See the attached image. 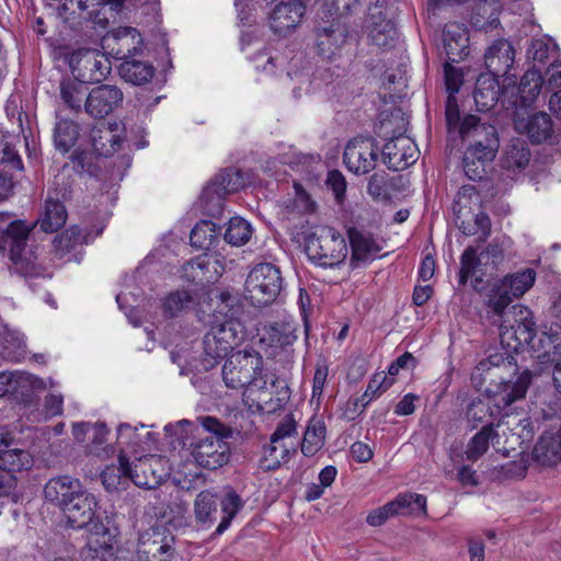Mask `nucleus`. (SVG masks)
Instances as JSON below:
<instances>
[{
	"mask_svg": "<svg viewBox=\"0 0 561 561\" xmlns=\"http://www.w3.org/2000/svg\"><path fill=\"white\" fill-rule=\"evenodd\" d=\"M202 433L193 435L195 425L181 420L176 424H168L164 427L167 435L175 437L183 448L191 450L196 463L208 470H216L228 463L230 458V445L226 442L231 438L233 431L215 416H201Z\"/></svg>",
	"mask_w": 561,
	"mask_h": 561,
	"instance_id": "1",
	"label": "nucleus"
},
{
	"mask_svg": "<svg viewBox=\"0 0 561 561\" xmlns=\"http://www.w3.org/2000/svg\"><path fill=\"white\" fill-rule=\"evenodd\" d=\"M513 353V350L502 346V351L490 354L477 366L478 370L485 373L492 368L495 369L494 376L499 378V381L491 383L485 391L499 409H506L514 402L524 399L535 376L528 368L519 370Z\"/></svg>",
	"mask_w": 561,
	"mask_h": 561,
	"instance_id": "2",
	"label": "nucleus"
},
{
	"mask_svg": "<svg viewBox=\"0 0 561 561\" xmlns=\"http://www.w3.org/2000/svg\"><path fill=\"white\" fill-rule=\"evenodd\" d=\"M35 224L15 219L5 228L0 227V256H8L11 275L22 277L32 288V282L46 277V268L37 261L36 250L28 247L30 234Z\"/></svg>",
	"mask_w": 561,
	"mask_h": 561,
	"instance_id": "3",
	"label": "nucleus"
},
{
	"mask_svg": "<svg viewBox=\"0 0 561 561\" xmlns=\"http://www.w3.org/2000/svg\"><path fill=\"white\" fill-rule=\"evenodd\" d=\"M445 122L449 136L459 137L467 144L466 149L495 159L500 148V135L494 124L474 114L461 115L460 108L449 105Z\"/></svg>",
	"mask_w": 561,
	"mask_h": 561,
	"instance_id": "4",
	"label": "nucleus"
},
{
	"mask_svg": "<svg viewBox=\"0 0 561 561\" xmlns=\"http://www.w3.org/2000/svg\"><path fill=\"white\" fill-rule=\"evenodd\" d=\"M222 379L230 389L253 387L259 390L267 388V375L263 377V357L253 350L238 351L227 357L222 366Z\"/></svg>",
	"mask_w": 561,
	"mask_h": 561,
	"instance_id": "5",
	"label": "nucleus"
},
{
	"mask_svg": "<svg viewBox=\"0 0 561 561\" xmlns=\"http://www.w3.org/2000/svg\"><path fill=\"white\" fill-rule=\"evenodd\" d=\"M244 337V327L240 321H224L211 325L203 339L202 368L210 370L216 367Z\"/></svg>",
	"mask_w": 561,
	"mask_h": 561,
	"instance_id": "6",
	"label": "nucleus"
},
{
	"mask_svg": "<svg viewBox=\"0 0 561 561\" xmlns=\"http://www.w3.org/2000/svg\"><path fill=\"white\" fill-rule=\"evenodd\" d=\"M305 252L318 266L333 268L343 263L347 256L344 237L333 227H317L305 239Z\"/></svg>",
	"mask_w": 561,
	"mask_h": 561,
	"instance_id": "7",
	"label": "nucleus"
},
{
	"mask_svg": "<svg viewBox=\"0 0 561 561\" xmlns=\"http://www.w3.org/2000/svg\"><path fill=\"white\" fill-rule=\"evenodd\" d=\"M391 117L400 118L401 125L391 130V136L388 137L389 130H386L381 136L387 139V142L381 148V160L389 170L401 171L417 160V150L412 139L404 136L407 130L408 121L403 118V113L397 110L391 113ZM392 124V119H385L381 122V129H388Z\"/></svg>",
	"mask_w": 561,
	"mask_h": 561,
	"instance_id": "8",
	"label": "nucleus"
},
{
	"mask_svg": "<svg viewBox=\"0 0 561 561\" xmlns=\"http://www.w3.org/2000/svg\"><path fill=\"white\" fill-rule=\"evenodd\" d=\"M221 508V520L214 535H222L230 526L231 520L241 511L244 503L241 496L230 489L222 497L209 490L199 492L194 502V514L197 523L213 524L216 520L217 506Z\"/></svg>",
	"mask_w": 561,
	"mask_h": 561,
	"instance_id": "9",
	"label": "nucleus"
},
{
	"mask_svg": "<svg viewBox=\"0 0 561 561\" xmlns=\"http://www.w3.org/2000/svg\"><path fill=\"white\" fill-rule=\"evenodd\" d=\"M245 298L256 308L275 302L284 288L280 268L268 262L252 267L245 279Z\"/></svg>",
	"mask_w": 561,
	"mask_h": 561,
	"instance_id": "10",
	"label": "nucleus"
},
{
	"mask_svg": "<svg viewBox=\"0 0 561 561\" xmlns=\"http://www.w3.org/2000/svg\"><path fill=\"white\" fill-rule=\"evenodd\" d=\"M313 32L319 55L328 59L357 35L354 21L334 15L331 10L316 23Z\"/></svg>",
	"mask_w": 561,
	"mask_h": 561,
	"instance_id": "11",
	"label": "nucleus"
},
{
	"mask_svg": "<svg viewBox=\"0 0 561 561\" xmlns=\"http://www.w3.org/2000/svg\"><path fill=\"white\" fill-rule=\"evenodd\" d=\"M504 257L505 250L497 240H493L479 253L476 247H467L460 256V268L458 273L459 286H466L469 278L476 274L479 267H482L485 272H490V275H492L497 271Z\"/></svg>",
	"mask_w": 561,
	"mask_h": 561,
	"instance_id": "12",
	"label": "nucleus"
},
{
	"mask_svg": "<svg viewBox=\"0 0 561 561\" xmlns=\"http://www.w3.org/2000/svg\"><path fill=\"white\" fill-rule=\"evenodd\" d=\"M513 313L511 322L501 323L499 329L501 345L517 353L530 347L537 335V324L533 311L527 307H516Z\"/></svg>",
	"mask_w": 561,
	"mask_h": 561,
	"instance_id": "13",
	"label": "nucleus"
},
{
	"mask_svg": "<svg viewBox=\"0 0 561 561\" xmlns=\"http://www.w3.org/2000/svg\"><path fill=\"white\" fill-rule=\"evenodd\" d=\"M68 65L72 77L85 85L105 80L112 69L111 61L105 55L90 48L73 50Z\"/></svg>",
	"mask_w": 561,
	"mask_h": 561,
	"instance_id": "14",
	"label": "nucleus"
},
{
	"mask_svg": "<svg viewBox=\"0 0 561 561\" xmlns=\"http://www.w3.org/2000/svg\"><path fill=\"white\" fill-rule=\"evenodd\" d=\"M243 176L236 168H227L214 176L201 194V203L205 211L215 216L220 214L226 195L243 187Z\"/></svg>",
	"mask_w": 561,
	"mask_h": 561,
	"instance_id": "15",
	"label": "nucleus"
},
{
	"mask_svg": "<svg viewBox=\"0 0 561 561\" xmlns=\"http://www.w3.org/2000/svg\"><path fill=\"white\" fill-rule=\"evenodd\" d=\"M175 538L167 528H152L140 535L134 561H173Z\"/></svg>",
	"mask_w": 561,
	"mask_h": 561,
	"instance_id": "16",
	"label": "nucleus"
},
{
	"mask_svg": "<svg viewBox=\"0 0 561 561\" xmlns=\"http://www.w3.org/2000/svg\"><path fill=\"white\" fill-rule=\"evenodd\" d=\"M380 148L373 137H355L344 149L343 162L354 174H367L376 168Z\"/></svg>",
	"mask_w": 561,
	"mask_h": 561,
	"instance_id": "17",
	"label": "nucleus"
},
{
	"mask_svg": "<svg viewBox=\"0 0 561 561\" xmlns=\"http://www.w3.org/2000/svg\"><path fill=\"white\" fill-rule=\"evenodd\" d=\"M107 54L121 61L136 58L142 53L144 38L139 31L131 26H119L105 38Z\"/></svg>",
	"mask_w": 561,
	"mask_h": 561,
	"instance_id": "18",
	"label": "nucleus"
},
{
	"mask_svg": "<svg viewBox=\"0 0 561 561\" xmlns=\"http://www.w3.org/2000/svg\"><path fill=\"white\" fill-rule=\"evenodd\" d=\"M123 91L112 84L94 87L85 96L83 108L88 115L95 119H102L122 105Z\"/></svg>",
	"mask_w": 561,
	"mask_h": 561,
	"instance_id": "19",
	"label": "nucleus"
},
{
	"mask_svg": "<svg viewBox=\"0 0 561 561\" xmlns=\"http://www.w3.org/2000/svg\"><path fill=\"white\" fill-rule=\"evenodd\" d=\"M138 435L137 427L131 426L128 423H121L117 426V445L121 447L118 456V471L122 476L129 478L136 485L152 488L149 481L142 479L139 474V470L146 472V461H139L138 463H131L127 456L123 453V446H129L137 444Z\"/></svg>",
	"mask_w": 561,
	"mask_h": 561,
	"instance_id": "20",
	"label": "nucleus"
},
{
	"mask_svg": "<svg viewBox=\"0 0 561 561\" xmlns=\"http://www.w3.org/2000/svg\"><path fill=\"white\" fill-rule=\"evenodd\" d=\"M514 127L519 134L527 136L534 145L553 144L557 138L553 122L550 115L545 112H537L527 117L516 114Z\"/></svg>",
	"mask_w": 561,
	"mask_h": 561,
	"instance_id": "21",
	"label": "nucleus"
},
{
	"mask_svg": "<svg viewBox=\"0 0 561 561\" xmlns=\"http://www.w3.org/2000/svg\"><path fill=\"white\" fill-rule=\"evenodd\" d=\"M540 364H556L561 359V325L551 323L537 330V335L529 347Z\"/></svg>",
	"mask_w": 561,
	"mask_h": 561,
	"instance_id": "22",
	"label": "nucleus"
},
{
	"mask_svg": "<svg viewBox=\"0 0 561 561\" xmlns=\"http://www.w3.org/2000/svg\"><path fill=\"white\" fill-rule=\"evenodd\" d=\"M98 506L96 499L83 488L78 492L65 507L61 513L67 525L72 529H81L87 527L92 518L95 517V508Z\"/></svg>",
	"mask_w": 561,
	"mask_h": 561,
	"instance_id": "23",
	"label": "nucleus"
},
{
	"mask_svg": "<svg viewBox=\"0 0 561 561\" xmlns=\"http://www.w3.org/2000/svg\"><path fill=\"white\" fill-rule=\"evenodd\" d=\"M306 13V5L299 0L280 2L270 14V25L279 36H287L301 22Z\"/></svg>",
	"mask_w": 561,
	"mask_h": 561,
	"instance_id": "24",
	"label": "nucleus"
},
{
	"mask_svg": "<svg viewBox=\"0 0 561 561\" xmlns=\"http://www.w3.org/2000/svg\"><path fill=\"white\" fill-rule=\"evenodd\" d=\"M515 61V49L511 42L504 38L496 39L484 54V64L488 72L510 79V71Z\"/></svg>",
	"mask_w": 561,
	"mask_h": 561,
	"instance_id": "25",
	"label": "nucleus"
},
{
	"mask_svg": "<svg viewBox=\"0 0 561 561\" xmlns=\"http://www.w3.org/2000/svg\"><path fill=\"white\" fill-rule=\"evenodd\" d=\"M82 488L79 479L70 476H57L46 482L43 490L44 499L61 511L65 504H68V501Z\"/></svg>",
	"mask_w": 561,
	"mask_h": 561,
	"instance_id": "26",
	"label": "nucleus"
},
{
	"mask_svg": "<svg viewBox=\"0 0 561 561\" xmlns=\"http://www.w3.org/2000/svg\"><path fill=\"white\" fill-rule=\"evenodd\" d=\"M533 459L545 467L561 463V428L545 431L533 449Z\"/></svg>",
	"mask_w": 561,
	"mask_h": 561,
	"instance_id": "27",
	"label": "nucleus"
},
{
	"mask_svg": "<svg viewBox=\"0 0 561 561\" xmlns=\"http://www.w3.org/2000/svg\"><path fill=\"white\" fill-rule=\"evenodd\" d=\"M443 45L451 62H459L469 55L468 30L458 23L446 24L443 30Z\"/></svg>",
	"mask_w": 561,
	"mask_h": 561,
	"instance_id": "28",
	"label": "nucleus"
},
{
	"mask_svg": "<svg viewBox=\"0 0 561 561\" xmlns=\"http://www.w3.org/2000/svg\"><path fill=\"white\" fill-rule=\"evenodd\" d=\"M514 297H512L506 289H503L499 284H494L489 294L486 301L488 318L492 320V324L500 327L501 323L511 322L514 317L513 311L516 307L522 305L511 306Z\"/></svg>",
	"mask_w": 561,
	"mask_h": 561,
	"instance_id": "29",
	"label": "nucleus"
},
{
	"mask_svg": "<svg viewBox=\"0 0 561 561\" xmlns=\"http://www.w3.org/2000/svg\"><path fill=\"white\" fill-rule=\"evenodd\" d=\"M499 76L481 73L473 91L474 103L479 111L486 112L495 107L502 95Z\"/></svg>",
	"mask_w": 561,
	"mask_h": 561,
	"instance_id": "30",
	"label": "nucleus"
},
{
	"mask_svg": "<svg viewBox=\"0 0 561 561\" xmlns=\"http://www.w3.org/2000/svg\"><path fill=\"white\" fill-rule=\"evenodd\" d=\"M543 84L541 69L531 68L520 79L512 105L516 108H527L534 104Z\"/></svg>",
	"mask_w": 561,
	"mask_h": 561,
	"instance_id": "31",
	"label": "nucleus"
},
{
	"mask_svg": "<svg viewBox=\"0 0 561 561\" xmlns=\"http://www.w3.org/2000/svg\"><path fill=\"white\" fill-rule=\"evenodd\" d=\"M117 69L119 77L125 82L136 87L149 83L156 73V68L150 61L137 57L122 61Z\"/></svg>",
	"mask_w": 561,
	"mask_h": 561,
	"instance_id": "32",
	"label": "nucleus"
},
{
	"mask_svg": "<svg viewBox=\"0 0 561 561\" xmlns=\"http://www.w3.org/2000/svg\"><path fill=\"white\" fill-rule=\"evenodd\" d=\"M347 237L352 250L350 260V266L352 268H357L359 263L366 261L370 253L380 250L370 233H365L355 227L348 228Z\"/></svg>",
	"mask_w": 561,
	"mask_h": 561,
	"instance_id": "33",
	"label": "nucleus"
},
{
	"mask_svg": "<svg viewBox=\"0 0 561 561\" xmlns=\"http://www.w3.org/2000/svg\"><path fill=\"white\" fill-rule=\"evenodd\" d=\"M530 156L526 140L513 138L505 148L502 165L508 171L524 170L530 161Z\"/></svg>",
	"mask_w": 561,
	"mask_h": 561,
	"instance_id": "34",
	"label": "nucleus"
},
{
	"mask_svg": "<svg viewBox=\"0 0 561 561\" xmlns=\"http://www.w3.org/2000/svg\"><path fill=\"white\" fill-rule=\"evenodd\" d=\"M210 259L204 254L185 262L182 266V278L188 283L204 286L211 283Z\"/></svg>",
	"mask_w": 561,
	"mask_h": 561,
	"instance_id": "35",
	"label": "nucleus"
},
{
	"mask_svg": "<svg viewBox=\"0 0 561 561\" xmlns=\"http://www.w3.org/2000/svg\"><path fill=\"white\" fill-rule=\"evenodd\" d=\"M221 227L211 220L198 221L190 233V243L199 250H210L216 245Z\"/></svg>",
	"mask_w": 561,
	"mask_h": 561,
	"instance_id": "36",
	"label": "nucleus"
},
{
	"mask_svg": "<svg viewBox=\"0 0 561 561\" xmlns=\"http://www.w3.org/2000/svg\"><path fill=\"white\" fill-rule=\"evenodd\" d=\"M327 427L321 419L311 417L301 442V453L306 457L314 456L325 443Z\"/></svg>",
	"mask_w": 561,
	"mask_h": 561,
	"instance_id": "37",
	"label": "nucleus"
},
{
	"mask_svg": "<svg viewBox=\"0 0 561 561\" xmlns=\"http://www.w3.org/2000/svg\"><path fill=\"white\" fill-rule=\"evenodd\" d=\"M33 462L34 460L30 451L15 445L5 448L0 454V468L12 474L30 470L33 467Z\"/></svg>",
	"mask_w": 561,
	"mask_h": 561,
	"instance_id": "38",
	"label": "nucleus"
},
{
	"mask_svg": "<svg viewBox=\"0 0 561 561\" xmlns=\"http://www.w3.org/2000/svg\"><path fill=\"white\" fill-rule=\"evenodd\" d=\"M92 150L98 157H111L122 149L124 139L110 129H92L90 134Z\"/></svg>",
	"mask_w": 561,
	"mask_h": 561,
	"instance_id": "39",
	"label": "nucleus"
},
{
	"mask_svg": "<svg viewBox=\"0 0 561 561\" xmlns=\"http://www.w3.org/2000/svg\"><path fill=\"white\" fill-rule=\"evenodd\" d=\"M59 94L64 104L73 113L82 111V101L87 96L84 83H81L76 78H64L59 83Z\"/></svg>",
	"mask_w": 561,
	"mask_h": 561,
	"instance_id": "40",
	"label": "nucleus"
},
{
	"mask_svg": "<svg viewBox=\"0 0 561 561\" xmlns=\"http://www.w3.org/2000/svg\"><path fill=\"white\" fill-rule=\"evenodd\" d=\"M388 504L394 516L426 513V496L417 493H400Z\"/></svg>",
	"mask_w": 561,
	"mask_h": 561,
	"instance_id": "41",
	"label": "nucleus"
},
{
	"mask_svg": "<svg viewBox=\"0 0 561 561\" xmlns=\"http://www.w3.org/2000/svg\"><path fill=\"white\" fill-rule=\"evenodd\" d=\"M497 437L493 423L485 424L476 433L467 444L465 457L469 461H477L489 449L490 442Z\"/></svg>",
	"mask_w": 561,
	"mask_h": 561,
	"instance_id": "42",
	"label": "nucleus"
},
{
	"mask_svg": "<svg viewBox=\"0 0 561 561\" xmlns=\"http://www.w3.org/2000/svg\"><path fill=\"white\" fill-rule=\"evenodd\" d=\"M536 272L533 268H526L513 274L506 275L497 282L503 289L514 298L522 297L535 283Z\"/></svg>",
	"mask_w": 561,
	"mask_h": 561,
	"instance_id": "43",
	"label": "nucleus"
},
{
	"mask_svg": "<svg viewBox=\"0 0 561 561\" xmlns=\"http://www.w3.org/2000/svg\"><path fill=\"white\" fill-rule=\"evenodd\" d=\"M492 161L491 158H484L480 153L466 149L462 158L465 175L473 182H489L486 167Z\"/></svg>",
	"mask_w": 561,
	"mask_h": 561,
	"instance_id": "44",
	"label": "nucleus"
},
{
	"mask_svg": "<svg viewBox=\"0 0 561 561\" xmlns=\"http://www.w3.org/2000/svg\"><path fill=\"white\" fill-rule=\"evenodd\" d=\"M67 220V210L59 201L46 199L45 209L39 219L41 229L47 233L59 230Z\"/></svg>",
	"mask_w": 561,
	"mask_h": 561,
	"instance_id": "45",
	"label": "nucleus"
},
{
	"mask_svg": "<svg viewBox=\"0 0 561 561\" xmlns=\"http://www.w3.org/2000/svg\"><path fill=\"white\" fill-rule=\"evenodd\" d=\"M80 126L70 119H61L56 123L54 129V142L60 152H68L78 141Z\"/></svg>",
	"mask_w": 561,
	"mask_h": 561,
	"instance_id": "46",
	"label": "nucleus"
},
{
	"mask_svg": "<svg viewBox=\"0 0 561 561\" xmlns=\"http://www.w3.org/2000/svg\"><path fill=\"white\" fill-rule=\"evenodd\" d=\"M194 297L188 290H175L163 300L162 312L167 318H175L191 310L194 306Z\"/></svg>",
	"mask_w": 561,
	"mask_h": 561,
	"instance_id": "47",
	"label": "nucleus"
},
{
	"mask_svg": "<svg viewBox=\"0 0 561 561\" xmlns=\"http://www.w3.org/2000/svg\"><path fill=\"white\" fill-rule=\"evenodd\" d=\"M506 424L510 426L512 438L518 440L519 446L526 445V448L534 440L536 433L541 427V422L530 416L519 419L517 422L507 420Z\"/></svg>",
	"mask_w": 561,
	"mask_h": 561,
	"instance_id": "48",
	"label": "nucleus"
},
{
	"mask_svg": "<svg viewBox=\"0 0 561 561\" xmlns=\"http://www.w3.org/2000/svg\"><path fill=\"white\" fill-rule=\"evenodd\" d=\"M219 300L218 312L222 313L226 321H239L243 314V302L238 291L233 289H222L216 296Z\"/></svg>",
	"mask_w": 561,
	"mask_h": 561,
	"instance_id": "49",
	"label": "nucleus"
},
{
	"mask_svg": "<svg viewBox=\"0 0 561 561\" xmlns=\"http://www.w3.org/2000/svg\"><path fill=\"white\" fill-rule=\"evenodd\" d=\"M252 232L253 229L250 222L242 217L236 216L228 221L224 239L231 245L241 247L249 242Z\"/></svg>",
	"mask_w": 561,
	"mask_h": 561,
	"instance_id": "50",
	"label": "nucleus"
},
{
	"mask_svg": "<svg viewBox=\"0 0 561 561\" xmlns=\"http://www.w3.org/2000/svg\"><path fill=\"white\" fill-rule=\"evenodd\" d=\"M96 158L98 156L93 150L81 147L76 148L69 156L75 173L79 175L88 174L90 176H96L100 170L96 164Z\"/></svg>",
	"mask_w": 561,
	"mask_h": 561,
	"instance_id": "51",
	"label": "nucleus"
},
{
	"mask_svg": "<svg viewBox=\"0 0 561 561\" xmlns=\"http://www.w3.org/2000/svg\"><path fill=\"white\" fill-rule=\"evenodd\" d=\"M396 34L393 23L387 19L374 21L369 26V37L373 44L383 49L393 46Z\"/></svg>",
	"mask_w": 561,
	"mask_h": 561,
	"instance_id": "52",
	"label": "nucleus"
},
{
	"mask_svg": "<svg viewBox=\"0 0 561 561\" xmlns=\"http://www.w3.org/2000/svg\"><path fill=\"white\" fill-rule=\"evenodd\" d=\"M85 237L79 226H71L60 234L56 236L53 241L55 250L60 256L70 253L78 245H82Z\"/></svg>",
	"mask_w": 561,
	"mask_h": 561,
	"instance_id": "53",
	"label": "nucleus"
},
{
	"mask_svg": "<svg viewBox=\"0 0 561 561\" xmlns=\"http://www.w3.org/2000/svg\"><path fill=\"white\" fill-rule=\"evenodd\" d=\"M449 59L444 65V75H445V85L448 92V96L446 99L445 111L449 105H454V107L459 108L458 101L456 98V93L459 91L460 85L462 84V72L453 66Z\"/></svg>",
	"mask_w": 561,
	"mask_h": 561,
	"instance_id": "54",
	"label": "nucleus"
},
{
	"mask_svg": "<svg viewBox=\"0 0 561 561\" xmlns=\"http://www.w3.org/2000/svg\"><path fill=\"white\" fill-rule=\"evenodd\" d=\"M388 173L376 172L370 175L367 184V193L375 202L391 204V196L388 186Z\"/></svg>",
	"mask_w": 561,
	"mask_h": 561,
	"instance_id": "55",
	"label": "nucleus"
},
{
	"mask_svg": "<svg viewBox=\"0 0 561 561\" xmlns=\"http://www.w3.org/2000/svg\"><path fill=\"white\" fill-rule=\"evenodd\" d=\"M394 382V379L388 378V376L381 371L376 373L368 382L366 391L363 396L357 399V403H360L363 408H366L375 396H379L390 388Z\"/></svg>",
	"mask_w": 561,
	"mask_h": 561,
	"instance_id": "56",
	"label": "nucleus"
},
{
	"mask_svg": "<svg viewBox=\"0 0 561 561\" xmlns=\"http://www.w3.org/2000/svg\"><path fill=\"white\" fill-rule=\"evenodd\" d=\"M39 383H42V380L31 375L23 377L13 373L0 371V396L16 392L19 386L28 385L31 388H36Z\"/></svg>",
	"mask_w": 561,
	"mask_h": 561,
	"instance_id": "57",
	"label": "nucleus"
},
{
	"mask_svg": "<svg viewBox=\"0 0 561 561\" xmlns=\"http://www.w3.org/2000/svg\"><path fill=\"white\" fill-rule=\"evenodd\" d=\"M270 340L273 345L282 348L293 345L297 340L296 329L288 322H276L271 325Z\"/></svg>",
	"mask_w": 561,
	"mask_h": 561,
	"instance_id": "58",
	"label": "nucleus"
},
{
	"mask_svg": "<svg viewBox=\"0 0 561 561\" xmlns=\"http://www.w3.org/2000/svg\"><path fill=\"white\" fill-rule=\"evenodd\" d=\"M492 414L489 402L483 399L476 398L468 404L465 413L467 422L470 424V428H477L479 424L485 421L488 415Z\"/></svg>",
	"mask_w": 561,
	"mask_h": 561,
	"instance_id": "59",
	"label": "nucleus"
},
{
	"mask_svg": "<svg viewBox=\"0 0 561 561\" xmlns=\"http://www.w3.org/2000/svg\"><path fill=\"white\" fill-rule=\"evenodd\" d=\"M282 457L278 458L275 454L278 450L276 444H271L264 449V457L261 459V467L264 470H275L280 467L282 463H286L290 459V450L282 446Z\"/></svg>",
	"mask_w": 561,
	"mask_h": 561,
	"instance_id": "60",
	"label": "nucleus"
},
{
	"mask_svg": "<svg viewBox=\"0 0 561 561\" xmlns=\"http://www.w3.org/2000/svg\"><path fill=\"white\" fill-rule=\"evenodd\" d=\"M325 186L334 194L336 203L343 204L347 183L342 172L336 169L330 170L327 175Z\"/></svg>",
	"mask_w": 561,
	"mask_h": 561,
	"instance_id": "61",
	"label": "nucleus"
},
{
	"mask_svg": "<svg viewBox=\"0 0 561 561\" xmlns=\"http://www.w3.org/2000/svg\"><path fill=\"white\" fill-rule=\"evenodd\" d=\"M527 58L534 60L533 68L545 66L549 59V44L541 38L533 39L527 48Z\"/></svg>",
	"mask_w": 561,
	"mask_h": 561,
	"instance_id": "62",
	"label": "nucleus"
},
{
	"mask_svg": "<svg viewBox=\"0 0 561 561\" xmlns=\"http://www.w3.org/2000/svg\"><path fill=\"white\" fill-rule=\"evenodd\" d=\"M362 0H331L330 10L334 15L350 19L362 9Z\"/></svg>",
	"mask_w": 561,
	"mask_h": 561,
	"instance_id": "63",
	"label": "nucleus"
},
{
	"mask_svg": "<svg viewBox=\"0 0 561 561\" xmlns=\"http://www.w3.org/2000/svg\"><path fill=\"white\" fill-rule=\"evenodd\" d=\"M270 383L275 394V403L273 404V410L283 409L290 399V390L287 382L283 379H279L275 375L272 376Z\"/></svg>",
	"mask_w": 561,
	"mask_h": 561,
	"instance_id": "64",
	"label": "nucleus"
}]
</instances>
